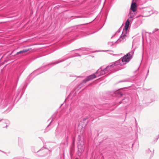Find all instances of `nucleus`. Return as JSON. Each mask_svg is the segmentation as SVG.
I'll list each match as a JSON object with an SVG mask.
<instances>
[{"instance_id":"12","label":"nucleus","mask_w":159,"mask_h":159,"mask_svg":"<svg viewBox=\"0 0 159 159\" xmlns=\"http://www.w3.org/2000/svg\"><path fill=\"white\" fill-rule=\"evenodd\" d=\"M30 49H24L22 50H21L17 52L16 53V54H20L22 53H25L26 52H27L29 51Z\"/></svg>"},{"instance_id":"5","label":"nucleus","mask_w":159,"mask_h":159,"mask_svg":"<svg viewBox=\"0 0 159 159\" xmlns=\"http://www.w3.org/2000/svg\"><path fill=\"white\" fill-rule=\"evenodd\" d=\"M158 97L155 92L152 90H150V103L155 101Z\"/></svg>"},{"instance_id":"20","label":"nucleus","mask_w":159,"mask_h":159,"mask_svg":"<svg viewBox=\"0 0 159 159\" xmlns=\"http://www.w3.org/2000/svg\"><path fill=\"white\" fill-rule=\"evenodd\" d=\"M158 30H159V29H155V30L152 31V33H154L155 32Z\"/></svg>"},{"instance_id":"19","label":"nucleus","mask_w":159,"mask_h":159,"mask_svg":"<svg viewBox=\"0 0 159 159\" xmlns=\"http://www.w3.org/2000/svg\"><path fill=\"white\" fill-rule=\"evenodd\" d=\"M134 17V15L133 13H130V15L129 16L130 18H133Z\"/></svg>"},{"instance_id":"3","label":"nucleus","mask_w":159,"mask_h":159,"mask_svg":"<svg viewBox=\"0 0 159 159\" xmlns=\"http://www.w3.org/2000/svg\"><path fill=\"white\" fill-rule=\"evenodd\" d=\"M13 97L12 95H8L4 99H2L0 102V106L2 108L5 107L8 104L12 102Z\"/></svg>"},{"instance_id":"23","label":"nucleus","mask_w":159,"mask_h":159,"mask_svg":"<svg viewBox=\"0 0 159 159\" xmlns=\"http://www.w3.org/2000/svg\"><path fill=\"white\" fill-rule=\"evenodd\" d=\"M75 142V139L74 138H73V145L74 144Z\"/></svg>"},{"instance_id":"22","label":"nucleus","mask_w":159,"mask_h":159,"mask_svg":"<svg viewBox=\"0 0 159 159\" xmlns=\"http://www.w3.org/2000/svg\"><path fill=\"white\" fill-rule=\"evenodd\" d=\"M3 121H4V122L5 123H7V122H8L9 123V121L7 120H4Z\"/></svg>"},{"instance_id":"24","label":"nucleus","mask_w":159,"mask_h":159,"mask_svg":"<svg viewBox=\"0 0 159 159\" xmlns=\"http://www.w3.org/2000/svg\"><path fill=\"white\" fill-rule=\"evenodd\" d=\"M119 94L120 95V96H122V93H119Z\"/></svg>"},{"instance_id":"31","label":"nucleus","mask_w":159,"mask_h":159,"mask_svg":"<svg viewBox=\"0 0 159 159\" xmlns=\"http://www.w3.org/2000/svg\"><path fill=\"white\" fill-rule=\"evenodd\" d=\"M75 159H78V158H76Z\"/></svg>"},{"instance_id":"26","label":"nucleus","mask_w":159,"mask_h":159,"mask_svg":"<svg viewBox=\"0 0 159 159\" xmlns=\"http://www.w3.org/2000/svg\"><path fill=\"white\" fill-rule=\"evenodd\" d=\"M19 93H17V94H16V98L17 97V96H18V95Z\"/></svg>"},{"instance_id":"4","label":"nucleus","mask_w":159,"mask_h":159,"mask_svg":"<svg viewBox=\"0 0 159 159\" xmlns=\"http://www.w3.org/2000/svg\"><path fill=\"white\" fill-rule=\"evenodd\" d=\"M78 153H80V155L81 153L83 152L84 149V142L83 138L79 136L78 138Z\"/></svg>"},{"instance_id":"25","label":"nucleus","mask_w":159,"mask_h":159,"mask_svg":"<svg viewBox=\"0 0 159 159\" xmlns=\"http://www.w3.org/2000/svg\"><path fill=\"white\" fill-rule=\"evenodd\" d=\"M0 151L2 152H3V153H6L5 152H4L3 151H1V150H0Z\"/></svg>"},{"instance_id":"28","label":"nucleus","mask_w":159,"mask_h":159,"mask_svg":"<svg viewBox=\"0 0 159 159\" xmlns=\"http://www.w3.org/2000/svg\"><path fill=\"white\" fill-rule=\"evenodd\" d=\"M119 93V92H116V93Z\"/></svg>"},{"instance_id":"30","label":"nucleus","mask_w":159,"mask_h":159,"mask_svg":"<svg viewBox=\"0 0 159 159\" xmlns=\"http://www.w3.org/2000/svg\"><path fill=\"white\" fill-rule=\"evenodd\" d=\"M7 125H6V128H7Z\"/></svg>"},{"instance_id":"27","label":"nucleus","mask_w":159,"mask_h":159,"mask_svg":"<svg viewBox=\"0 0 159 159\" xmlns=\"http://www.w3.org/2000/svg\"><path fill=\"white\" fill-rule=\"evenodd\" d=\"M149 72V69H148V73Z\"/></svg>"},{"instance_id":"11","label":"nucleus","mask_w":159,"mask_h":159,"mask_svg":"<svg viewBox=\"0 0 159 159\" xmlns=\"http://www.w3.org/2000/svg\"><path fill=\"white\" fill-rule=\"evenodd\" d=\"M129 21L128 20H127L126 21L125 25L124 27V28L126 32V31L129 28Z\"/></svg>"},{"instance_id":"18","label":"nucleus","mask_w":159,"mask_h":159,"mask_svg":"<svg viewBox=\"0 0 159 159\" xmlns=\"http://www.w3.org/2000/svg\"><path fill=\"white\" fill-rule=\"evenodd\" d=\"M154 150H153V151H150L151 153H150V157H152L154 155Z\"/></svg>"},{"instance_id":"10","label":"nucleus","mask_w":159,"mask_h":159,"mask_svg":"<svg viewBox=\"0 0 159 159\" xmlns=\"http://www.w3.org/2000/svg\"><path fill=\"white\" fill-rule=\"evenodd\" d=\"M150 9H151V11L150 10V16L152 14L157 15L158 13L157 11L154 10L152 8H150Z\"/></svg>"},{"instance_id":"6","label":"nucleus","mask_w":159,"mask_h":159,"mask_svg":"<svg viewBox=\"0 0 159 159\" xmlns=\"http://www.w3.org/2000/svg\"><path fill=\"white\" fill-rule=\"evenodd\" d=\"M69 57H64L61 60H59L57 61H55L54 62H52V63H50V64H49V65H48V66H46L45 67H44L43 69H45H45L43 71H42V72H41L40 73H41L43 72H44L45 71H46L49 68H47L48 67V66L49 65H52V66H53V65H55L57 64H58L60 62H63V61H65V60L67 59Z\"/></svg>"},{"instance_id":"16","label":"nucleus","mask_w":159,"mask_h":159,"mask_svg":"<svg viewBox=\"0 0 159 159\" xmlns=\"http://www.w3.org/2000/svg\"><path fill=\"white\" fill-rule=\"evenodd\" d=\"M78 50H79V51H81V50H82V51H86V50H87V49L86 48H80V49H78V50H76L75 51H78Z\"/></svg>"},{"instance_id":"1","label":"nucleus","mask_w":159,"mask_h":159,"mask_svg":"<svg viewBox=\"0 0 159 159\" xmlns=\"http://www.w3.org/2000/svg\"><path fill=\"white\" fill-rule=\"evenodd\" d=\"M119 66L118 64H117L116 61L112 63L111 65L108 66L106 67L104 66L101 67L97 70L95 74H93L92 75L88 76L78 85V87L80 88L87 82L92 80L96 77H99L100 76L103 75L109 72H113V70H116Z\"/></svg>"},{"instance_id":"8","label":"nucleus","mask_w":159,"mask_h":159,"mask_svg":"<svg viewBox=\"0 0 159 159\" xmlns=\"http://www.w3.org/2000/svg\"><path fill=\"white\" fill-rule=\"evenodd\" d=\"M136 0H133L130 7L131 10L133 12H135L137 10V5L136 2Z\"/></svg>"},{"instance_id":"7","label":"nucleus","mask_w":159,"mask_h":159,"mask_svg":"<svg viewBox=\"0 0 159 159\" xmlns=\"http://www.w3.org/2000/svg\"><path fill=\"white\" fill-rule=\"evenodd\" d=\"M55 134L57 137H59L63 136V133L62 128L58 127L56 130Z\"/></svg>"},{"instance_id":"17","label":"nucleus","mask_w":159,"mask_h":159,"mask_svg":"<svg viewBox=\"0 0 159 159\" xmlns=\"http://www.w3.org/2000/svg\"><path fill=\"white\" fill-rule=\"evenodd\" d=\"M113 42H108V45L109 46H111L113 45Z\"/></svg>"},{"instance_id":"15","label":"nucleus","mask_w":159,"mask_h":159,"mask_svg":"<svg viewBox=\"0 0 159 159\" xmlns=\"http://www.w3.org/2000/svg\"><path fill=\"white\" fill-rule=\"evenodd\" d=\"M56 113H54L53 115V116H52V120L51 121L50 123L47 126V128H46V129H47V128H48V127L49 126V125L51 123L52 121L54 119L56 116Z\"/></svg>"},{"instance_id":"9","label":"nucleus","mask_w":159,"mask_h":159,"mask_svg":"<svg viewBox=\"0 0 159 159\" xmlns=\"http://www.w3.org/2000/svg\"><path fill=\"white\" fill-rule=\"evenodd\" d=\"M126 35L125 33L124 34H123L122 33L121 35L120 36V38L117 41V42L119 43V42L120 43H123L125 42L126 40Z\"/></svg>"},{"instance_id":"14","label":"nucleus","mask_w":159,"mask_h":159,"mask_svg":"<svg viewBox=\"0 0 159 159\" xmlns=\"http://www.w3.org/2000/svg\"><path fill=\"white\" fill-rule=\"evenodd\" d=\"M140 25V23L139 21H138L135 22V23L134 24V28H137Z\"/></svg>"},{"instance_id":"2","label":"nucleus","mask_w":159,"mask_h":159,"mask_svg":"<svg viewBox=\"0 0 159 159\" xmlns=\"http://www.w3.org/2000/svg\"><path fill=\"white\" fill-rule=\"evenodd\" d=\"M134 51L132 50L124 55L121 58V59H120L116 61L117 64L119 66H122L128 63L132 58L134 55Z\"/></svg>"},{"instance_id":"21","label":"nucleus","mask_w":159,"mask_h":159,"mask_svg":"<svg viewBox=\"0 0 159 159\" xmlns=\"http://www.w3.org/2000/svg\"><path fill=\"white\" fill-rule=\"evenodd\" d=\"M126 99H124L121 101H120V103H124L123 101L125 100H126Z\"/></svg>"},{"instance_id":"32","label":"nucleus","mask_w":159,"mask_h":159,"mask_svg":"<svg viewBox=\"0 0 159 159\" xmlns=\"http://www.w3.org/2000/svg\"><path fill=\"white\" fill-rule=\"evenodd\" d=\"M2 120H0V122Z\"/></svg>"},{"instance_id":"13","label":"nucleus","mask_w":159,"mask_h":159,"mask_svg":"<svg viewBox=\"0 0 159 159\" xmlns=\"http://www.w3.org/2000/svg\"><path fill=\"white\" fill-rule=\"evenodd\" d=\"M159 136H156L155 138H154V139H152V141L151 143L152 144L155 143L157 141V139H159Z\"/></svg>"},{"instance_id":"29","label":"nucleus","mask_w":159,"mask_h":159,"mask_svg":"<svg viewBox=\"0 0 159 159\" xmlns=\"http://www.w3.org/2000/svg\"><path fill=\"white\" fill-rule=\"evenodd\" d=\"M69 57L68 58H69L70 57Z\"/></svg>"}]
</instances>
